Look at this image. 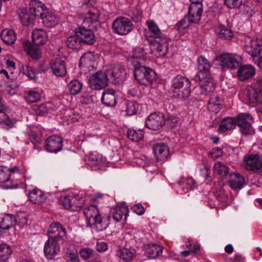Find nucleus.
<instances>
[{
  "label": "nucleus",
  "mask_w": 262,
  "mask_h": 262,
  "mask_svg": "<svg viewBox=\"0 0 262 262\" xmlns=\"http://www.w3.org/2000/svg\"><path fill=\"white\" fill-rule=\"evenodd\" d=\"M253 118L249 114L242 113L236 118L228 117L224 118L221 124L219 126V129L221 132L233 128L235 124L239 127V131L245 136L253 134L254 130L252 126Z\"/></svg>",
  "instance_id": "1"
},
{
  "label": "nucleus",
  "mask_w": 262,
  "mask_h": 262,
  "mask_svg": "<svg viewBox=\"0 0 262 262\" xmlns=\"http://www.w3.org/2000/svg\"><path fill=\"white\" fill-rule=\"evenodd\" d=\"M190 87V81L181 75L175 76L172 81L171 89L173 95L179 98H188L191 93Z\"/></svg>",
  "instance_id": "2"
},
{
  "label": "nucleus",
  "mask_w": 262,
  "mask_h": 262,
  "mask_svg": "<svg viewBox=\"0 0 262 262\" xmlns=\"http://www.w3.org/2000/svg\"><path fill=\"white\" fill-rule=\"evenodd\" d=\"M134 67V75L139 83L147 85L156 81V73L150 68L145 66V64L137 65Z\"/></svg>",
  "instance_id": "3"
},
{
  "label": "nucleus",
  "mask_w": 262,
  "mask_h": 262,
  "mask_svg": "<svg viewBox=\"0 0 262 262\" xmlns=\"http://www.w3.org/2000/svg\"><path fill=\"white\" fill-rule=\"evenodd\" d=\"M133 26L132 22L129 18L120 16L113 21L112 30L114 33L123 36L132 31Z\"/></svg>",
  "instance_id": "4"
},
{
  "label": "nucleus",
  "mask_w": 262,
  "mask_h": 262,
  "mask_svg": "<svg viewBox=\"0 0 262 262\" xmlns=\"http://www.w3.org/2000/svg\"><path fill=\"white\" fill-rule=\"evenodd\" d=\"M109 80L116 85H120L124 82L127 77V71L121 65H117L106 69Z\"/></svg>",
  "instance_id": "5"
},
{
  "label": "nucleus",
  "mask_w": 262,
  "mask_h": 262,
  "mask_svg": "<svg viewBox=\"0 0 262 262\" xmlns=\"http://www.w3.org/2000/svg\"><path fill=\"white\" fill-rule=\"evenodd\" d=\"M108 81L110 80L106 71H99L90 77L89 85L92 90H101L107 85Z\"/></svg>",
  "instance_id": "6"
},
{
  "label": "nucleus",
  "mask_w": 262,
  "mask_h": 262,
  "mask_svg": "<svg viewBox=\"0 0 262 262\" xmlns=\"http://www.w3.org/2000/svg\"><path fill=\"white\" fill-rule=\"evenodd\" d=\"M76 30L82 45L92 46L96 41L94 32L88 26L82 24L81 27L76 28Z\"/></svg>",
  "instance_id": "7"
},
{
  "label": "nucleus",
  "mask_w": 262,
  "mask_h": 262,
  "mask_svg": "<svg viewBox=\"0 0 262 262\" xmlns=\"http://www.w3.org/2000/svg\"><path fill=\"white\" fill-rule=\"evenodd\" d=\"M246 93L249 104L255 107L257 112L262 113V94L250 86L246 88Z\"/></svg>",
  "instance_id": "8"
},
{
  "label": "nucleus",
  "mask_w": 262,
  "mask_h": 262,
  "mask_svg": "<svg viewBox=\"0 0 262 262\" xmlns=\"http://www.w3.org/2000/svg\"><path fill=\"white\" fill-rule=\"evenodd\" d=\"M60 203L67 209L78 211L82 206L83 200L78 196L68 195L61 198Z\"/></svg>",
  "instance_id": "9"
},
{
  "label": "nucleus",
  "mask_w": 262,
  "mask_h": 262,
  "mask_svg": "<svg viewBox=\"0 0 262 262\" xmlns=\"http://www.w3.org/2000/svg\"><path fill=\"white\" fill-rule=\"evenodd\" d=\"M61 241H57L56 238H49L46 241L44 247V253L45 256L50 259L55 258V256L60 251V243Z\"/></svg>",
  "instance_id": "10"
},
{
  "label": "nucleus",
  "mask_w": 262,
  "mask_h": 262,
  "mask_svg": "<svg viewBox=\"0 0 262 262\" xmlns=\"http://www.w3.org/2000/svg\"><path fill=\"white\" fill-rule=\"evenodd\" d=\"M49 238H56L57 241L63 242L67 236L66 228L59 222L52 223L48 230Z\"/></svg>",
  "instance_id": "11"
},
{
  "label": "nucleus",
  "mask_w": 262,
  "mask_h": 262,
  "mask_svg": "<svg viewBox=\"0 0 262 262\" xmlns=\"http://www.w3.org/2000/svg\"><path fill=\"white\" fill-rule=\"evenodd\" d=\"M169 41V38L162 33L154 36V39L151 43L156 47L157 51L159 53V56H164L167 54Z\"/></svg>",
  "instance_id": "12"
},
{
  "label": "nucleus",
  "mask_w": 262,
  "mask_h": 262,
  "mask_svg": "<svg viewBox=\"0 0 262 262\" xmlns=\"http://www.w3.org/2000/svg\"><path fill=\"white\" fill-rule=\"evenodd\" d=\"M146 127L151 130L159 129L164 124V116L161 113H155L150 114L146 121Z\"/></svg>",
  "instance_id": "13"
},
{
  "label": "nucleus",
  "mask_w": 262,
  "mask_h": 262,
  "mask_svg": "<svg viewBox=\"0 0 262 262\" xmlns=\"http://www.w3.org/2000/svg\"><path fill=\"white\" fill-rule=\"evenodd\" d=\"M216 60L221 62L224 69H236L239 67V62L235 56L229 53L221 54L216 58Z\"/></svg>",
  "instance_id": "14"
},
{
  "label": "nucleus",
  "mask_w": 262,
  "mask_h": 262,
  "mask_svg": "<svg viewBox=\"0 0 262 262\" xmlns=\"http://www.w3.org/2000/svg\"><path fill=\"white\" fill-rule=\"evenodd\" d=\"M88 226L91 227L96 224L97 221H100L101 215L96 205H90L83 210Z\"/></svg>",
  "instance_id": "15"
},
{
  "label": "nucleus",
  "mask_w": 262,
  "mask_h": 262,
  "mask_svg": "<svg viewBox=\"0 0 262 262\" xmlns=\"http://www.w3.org/2000/svg\"><path fill=\"white\" fill-rule=\"evenodd\" d=\"M198 73L195 77V79H201L204 76H210L211 65L208 60L204 57L201 56L198 59Z\"/></svg>",
  "instance_id": "16"
},
{
  "label": "nucleus",
  "mask_w": 262,
  "mask_h": 262,
  "mask_svg": "<svg viewBox=\"0 0 262 262\" xmlns=\"http://www.w3.org/2000/svg\"><path fill=\"white\" fill-rule=\"evenodd\" d=\"M62 139L56 135L48 137L46 141V149L51 152H57L62 149Z\"/></svg>",
  "instance_id": "17"
},
{
  "label": "nucleus",
  "mask_w": 262,
  "mask_h": 262,
  "mask_svg": "<svg viewBox=\"0 0 262 262\" xmlns=\"http://www.w3.org/2000/svg\"><path fill=\"white\" fill-rule=\"evenodd\" d=\"M199 81V84L201 88V94L208 95L214 92L215 89V83L210 76H204L201 79H195Z\"/></svg>",
  "instance_id": "18"
},
{
  "label": "nucleus",
  "mask_w": 262,
  "mask_h": 262,
  "mask_svg": "<svg viewBox=\"0 0 262 262\" xmlns=\"http://www.w3.org/2000/svg\"><path fill=\"white\" fill-rule=\"evenodd\" d=\"M246 168L254 172H262V158L257 155H251L246 159Z\"/></svg>",
  "instance_id": "19"
},
{
  "label": "nucleus",
  "mask_w": 262,
  "mask_h": 262,
  "mask_svg": "<svg viewBox=\"0 0 262 262\" xmlns=\"http://www.w3.org/2000/svg\"><path fill=\"white\" fill-rule=\"evenodd\" d=\"M237 72L238 79L241 81H245L251 78L255 74L254 68L250 64L241 66Z\"/></svg>",
  "instance_id": "20"
},
{
  "label": "nucleus",
  "mask_w": 262,
  "mask_h": 262,
  "mask_svg": "<svg viewBox=\"0 0 262 262\" xmlns=\"http://www.w3.org/2000/svg\"><path fill=\"white\" fill-rule=\"evenodd\" d=\"M10 180V184H5L3 187L5 189H15L18 187L17 183H13L10 180V174L9 173V168L7 167L0 166V184L8 182Z\"/></svg>",
  "instance_id": "21"
},
{
  "label": "nucleus",
  "mask_w": 262,
  "mask_h": 262,
  "mask_svg": "<svg viewBox=\"0 0 262 262\" xmlns=\"http://www.w3.org/2000/svg\"><path fill=\"white\" fill-rule=\"evenodd\" d=\"M51 69L53 73L57 76L63 77L67 73L65 62L60 58L52 61Z\"/></svg>",
  "instance_id": "22"
},
{
  "label": "nucleus",
  "mask_w": 262,
  "mask_h": 262,
  "mask_svg": "<svg viewBox=\"0 0 262 262\" xmlns=\"http://www.w3.org/2000/svg\"><path fill=\"white\" fill-rule=\"evenodd\" d=\"M153 150L158 161H164L169 155L168 147L163 143L155 144Z\"/></svg>",
  "instance_id": "23"
},
{
  "label": "nucleus",
  "mask_w": 262,
  "mask_h": 262,
  "mask_svg": "<svg viewBox=\"0 0 262 262\" xmlns=\"http://www.w3.org/2000/svg\"><path fill=\"white\" fill-rule=\"evenodd\" d=\"M116 92L111 89H105L102 93V102L107 106H113L116 104Z\"/></svg>",
  "instance_id": "24"
},
{
  "label": "nucleus",
  "mask_w": 262,
  "mask_h": 262,
  "mask_svg": "<svg viewBox=\"0 0 262 262\" xmlns=\"http://www.w3.org/2000/svg\"><path fill=\"white\" fill-rule=\"evenodd\" d=\"M33 43L36 46H43L48 41V36L46 32L43 29H35L32 33Z\"/></svg>",
  "instance_id": "25"
},
{
  "label": "nucleus",
  "mask_w": 262,
  "mask_h": 262,
  "mask_svg": "<svg viewBox=\"0 0 262 262\" xmlns=\"http://www.w3.org/2000/svg\"><path fill=\"white\" fill-rule=\"evenodd\" d=\"M29 6L30 12L34 16V18L38 17L42 19L48 11L45 5L40 2H35Z\"/></svg>",
  "instance_id": "26"
},
{
  "label": "nucleus",
  "mask_w": 262,
  "mask_h": 262,
  "mask_svg": "<svg viewBox=\"0 0 262 262\" xmlns=\"http://www.w3.org/2000/svg\"><path fill=\"white\" fill-rule=\"evenodd\" d=\"M163 247L156 244H150L145 249L146 255L150 258H156L162 255Z\"/></svg>",
  "instance_id": "27"
},
{
  "label": "nucleus",
  "mask_w": 262,
  "mask_h": 262,
  "mask_svg": "<svg viewBox=\"0 0 262 262\" xmlns=\"http://www.w3.org/2000/svg\"><path fill=\"white\" fill-rule=\"evenodd\" d=\"M106 159L99 154L92 153L85 159V161L90 166H103L106 163Z\"/></svg>",
  "instance_id": "28"
},
{
  "label": "nucleus",
  "mask_w": 262,
  "mask_h": 262,
  "mask_svg": "<svg viewBox=\"0 0 262 262\" xmlns=\"http://www.w3.org/2000/svg\"><path fill=\"white\" fill-rule=\"evenodd\" d=\"M203 12V5L202 2H191L188 9V15L191 18L199 19L200 20L201 16Z\"/></svg>",
  "instance_id": "29"
},
{
  "label": "nucleus",
  "mask_w": 262,
  "mask_h": 262,
  "mask_svg": "<svg viewBox=\"0 0 262 262\" xmlns=\"http://www.w3.org/2000/svg\"><path fill=\"white\" fill-rule=\"evenodd\" d=\"M145 54L142 48H138L136 49L130 59L133 66L145 64Z\"/></svg>",
  "instance_id": "30"
},
{
  "label": "nucleus",
  "mask_w": 262,
  "mask_h": 262,
  "mask_svg": "<svg viewBox=\"0 0 262 262\" xmlns=\"http://www.w3.org/2000/svg\"><path fill=\"white\" fill-rule=\"evenodd\" d=\"M128 213V209L125 205L117 206L113 211V217L116 222H120L124 217L125 220Z\"/></svg>",
  "instance_id": "31"
},
{
  "label": "nucleus",
  "mask_w": 262,
  "mask_h": 262,
  "mask_svg": "<svg viewBox=\"0 0 262 262\" xmlns=\"http://www.w3.org/2000/svg\"><path fill=\"white\" fill-rule=\"evenodd\" d=\"M228 182L231 188L234 190H239L243 187L245 179L238 173H231L230 179Z\"/></svg>",
  "instance_id": "32"
},
{
  "label": "nucleus",
  "mask_w": 262,
  "mask_h": 262,
  "mask_svg": "<svg viewBox=\"0 0 262 262\" xmlns=\"http://www.w3.org/2000/svg\"><path fill=\"white\" fill-rule=\"evenodd\" d=\"M100 14L98 9L94 7L92 8L88 11V16L83 20L82 24L88 26V28L90 27V23L92 24L93 23L97 21Z\"/></svg>",
  "instance_id": "33"
},
{
  "label": "nucleus",
  "mask_w": 262,
  "mask_h": 262,
  "mask_svg": "<svg viewBox=\"0 0 262 262\" xmlns=\"http://www.w3.org/2000/svg\"><path fill=\"white\" fill-rule=\"evenodd\" d=\"M30 201L34 204H41L46 200L43 192L39 189H33L29 194Z\"/></svg>",
  "instance_id": "34"
},
{
  "label": "nucleus",
  "mask_w": 262,
  "mask_h": 262,
  "mask_svg": "<svg viewBox=\"0 0 262 262\" xmlns=\"http://www.w3.org/2000/svg\"><path fill=\"white\" fill-rule=\"evenodd\" d=\"M66 45L68 48L72 50H78L81 48L82 43L80 41V38L77 36L76 29L74 35L70 36L67 40Z\"/></svg>",
  "instance_id": "35"
},
{
  "label": "nucleus",
  "mask_w": 262,
  "mask_h": 262,
  "mask_svg": "<svg viewBox=\"0 0 262 262\" xmlns=\"http://www.w3.org/2000/svg\"><path fill=\"white\" fill-rule=\"evenodd\" d=\"M17 222L16 217L11 214H7L0 222V228L4 230H8L12 228Z\"/></svg>",
  "instance_id": "36"
},
{
  "label": "nucleus",
  "mask_w": 262,
  "mask_h": 262,
  "mask_svg": "<svg viewBox=\"0 0 262 262\" xmlns=\"http://www.w3.org/2000/svg\"><path fill=\"white\" fill-rule=\"evenodd\" d=\"M3 41L8 45L14 43L16 40V36L13 30L4 29L1 34Z\"/></svg>",
  "instance_id": "37"
},
{
  "label": "nucleus",
  "mask_w": 262,
  "mask_h": 262,
  "mask_svg": "<svg viewBox=\"0 0 262 262\" xmlns=\"http://www.w3.org/2000/svg\"><path fill=\"white\" fill-rule=\"evenodd\" d=\"M43 24L48 28H52L58 23V19L52 12H47L42 19Z\"/></svg>",
  "instance_id": "38"
},
{
  "label": "nucleus",
  "mask_w": 262,
  "mask_h": 262,
  "mask_svg": "<svg viewBox=\"0 0 262 262\" xmlns=\"http://www.w3.org/2000/svg\"><path fill=\"white\" fill-rule=\"evenodd\" d=\"M134 249L123 248L118 251V255L124 261H130L136 255Z\"/></svg>",
  "instance_id": "39"
},
{
  "label": "nucleus",
  "mask_w": 262,
  "mask_h": 262,
  "mask_svg": "<svg viewBox=\"0 0 262 262\" xmlns=\"http://www.w3.org/2000/svg\"><path fill=\"white\" fill-rule=\"evenodd\" d=\"M246 51L255 59H259V57L262 54V46L259 45H255V47L253 46H249L248 45L245 47Z\"/></svg>",
  "instance_id": "40"
},
{
  "label": "nucleus",
  "mask_w": 262,
  "mask_h": 262,
  "mask_svg": "<svg viewBox=\"0 0 262 262\" xmlns=\"http://www.w3.org/2000/svg\"><path fill=\"white\" fill-rule=\"evenodd\" d=\"M21 21L24 26H30L34 24V16L30 12L28 13L26 10L22 11L19 15Z\"/></svg>",
  "instance_id": "41"
},
{
  "label": "nucleus",
  "mask_w": 262,
  "mask_h": 262,
  "mask_svg": "<svg viewBox=\"0 0 262 262\" xmlns=\"http://www.w3.org/2000/svg\"><path fill=\"white\" fill-rule=\"evenodd\" d=\"M128 138L134 142H139L144 137V133L142 130H134L129 129L127 131Z\"/></svg>",
  "instance_id": "42"
},
{
  "label": "nucleus",
  "mask_w": 262,
  "mask_h": 262,
  "mask_svg": "<svg viewBox=\"0 0 262 262\" xmlns=\"http://www.w3.org/2000/svg\"><path fill=\"white\" fill-rule=\"evenodd\" d=\"M15 123V119H10L5 112L0 111V124L6 125L7 129L12 128Z\"/></svg>",
  "instance_id": "43"
},
{
  "label": "nucleus",
  "mask_w": 262,
  "mask_h": 262,
  "mask_svg": "<svg viewBox=\"0 0 262 262\" xmlns=\"http://www.w3.org/2000/svg\"><path fill=\"white\" fill-rule=\"evenodd\" d=\"M219 37L224 39H231L233 36L232 30L225 26L221 25L219 27Z\"/></svg>",
  "instance_id": "44"
},
{
  "label": "nucleus",
  "mask_w": 262,
  "mask_h": 262,
  "mask_svg": "<svg viewBox=\"0 0 262 262\" xmlns=\"http://www.w3.org/2000/svg\"><path fill=\"white\" fill-rule=\"evenodd\" d=\"M126 105V112L128 116H132L136 114L139 105L136 101H126L125 102Z\"/></svg>",
  "instance_id": "45"
},
{
  "label": "nucleus",
  "mask_w": 262,
  "mask_h": 262,
  "mask_svg": "<svg viewBox=\"0 0 262 262\" xmlns=\"http://www.w3.org/2000/svg\"><path fill=\"white\" fill-rule=\"evenodd\" d=\"M82 87V84L78 80L71 81L68 84V88L72 95H76L79 93Z\"/></svg>",
  "instance_id": "46"
},
{
  "label": "nucleus",
  "mask_w": 262,
  "mask_h": 262,
  "mask_svg": "<svg viewBox=\"0 0 262 262\" xmlns=\"http://www.w3.org/2000/svg\"><path fill=\"white\" fill-rule=\"evenodd\" d=\"M199 21V19L197 18H191L188 14L186 15L182 19L179 21L177 24L178 28H183L184 29L192 24L196 23Z\"/></svg>",
  "instance_id": "47"
},
{
  "label": "nucleus",
  "mask_w": 262,
  "mask_h": 262,
  "mask_svg": "<svg viewBox=\"0 0 262 262\" xmlns=\"http://www.w3.org/2000/svg\"><path fill=\"white\" fill-rule=\"evenodd\" d=\"M178 123V118L173 115H168L166 117H164V124L167 128L172 129L176 127Z\"/></svg>",
  "instance_id": "48"
},
{
  "label": "nucleus",
  "mask_w": 262,
  "mask_h": 262,
  "mask_svg": "<svg viewBox=\"0 0 262 262\" xmlns=\"http://www.w3.org/2000/svg\"><path fill=\"white\" fill-rule=\"evenodd\" d=\"M39 46L34 44L30 45L28 47V53L33 59H37L41 56V52Z\"/></svg>",
  "instance_id": "49"
},
{
  "label": "nucleus",
  "mask_w": 262,
  "mask_h": 262,
  "mask_svg": "<svg viewBox=\"0 0 262 262\" xmlns=\"http://www.w3.org/2000/svg\"><path fill=\"white\" fill-rule=\"evenodd\" d=\"M12 250L10 246L3 244L0 245V257L2 260L7 259L11 254Z\"/></svg>",
  "instance_id": "50"
},
{
  "label": "nucleus",
  "mask_w": 262,
  "mask_h": 262,
  "mask_svg": "<svg viewBox=\"0 0 262 262\" xmlns=\"http://www.w3.org/2000/svg\"><path fill=\"white\" fill-rule=\"evenodd\" d=\"M214 100H215L214 99H210L207 108L209 111L216 114L219 113L222 108L223 105L222 102L217 103L215 102Z\"/></svg>",
  "instance_id": "51"
},
{
  "label": "nucleus",
  "mask_w": 262,
  "mask_h": 262,
  "mask_svg": "<svg viewBox=\"0 0 262 262\" xmlns=\"http://www.w3.org/2000/svg\"><path fill=\"white\" fill-rule=\"evenodd\" d=\"M110 216H107L106 218H102L100 216V221H97V223L94 225L96 226L98 231H101L106 229L109 226L110 223Z\"/></svg>",
  "instance_id": "52"
},
{
  "label": "nucleus",
  "mask_w": 262,
  "mask_h": 262,
  "mask_svg": "<svg viewBox=\"0 0 262 262\" xmlns=\"http://www.w3.org/2000/svg\"><path fill=\"white\" fill-rule=\"evenodd\" d=\"M31 141L34 145V147L37 148L36 144H40L42 141V135L40 132L31 131L30 134Z\"/></svg>",
  "instance_id": "53"
},
{
  "label": "nucleus",
  "mask_w": 262,
  "mask_h": 262,
  "mask_svg": "<svg viewBox=\"0 0 262 262\" xmlns=\"http://www.w3.org/2000/svg\"><path fill=\"white\" fill-rule=\"evenodd\" d=\"M214 169L215 171L223 177L227 176L229 173V168L223 165L221 162H217L214 166Z\"/></svg>",
  "instance_id": "54"
},
{
  "label": "nucleus",
  "mask_w": 262,
  "mask_h": 262,
  "mask_svg": "<svg viewBox=\"0 0 262 262\" xmlns=\"http://www.w3.org/2000/svg\"><path fill=\"white\" fill-rule=\"evenodd\" d=\"M93 56L91 52L84 53L80 58L79 64L87 67L93 61Z\"/></svg>",
  "instance_id": "55"
},
{
  "label": "nucleus",
  "mask_w": 262,
  "mask_h": 262,
  "mask_svg": "<svg viewBox=\"0 0 262 262\" xmlns=\"http://www.w3.org/2000/svg\"><path fill=\"white\" fill-rule=\"evenodd\" d=\"M33 110L36 115H43L48 113V109L45 104H40V105H34Z\"/></svg>",
  "instance_id": "56"
},
{
  "label": "nucleus",
  "mask_w": 262,
  "mask_h": 262,
  "mask_svg": "<svg viewBox=\"0 0 262 262\" xmlns=\"http://www.w3.org/2000/svg\"><path fill=\"white\" fill-rule=\"evenodd\" d=\"M21 71L24 74L26 75L31 79H34L35 78V72L30 66H22Z\"/></svg>",
  "instance_id": "57"
},
{
  "label": "nucleus",
  "mask_w": 262,
  "mask_h": 262,
  "mask_svg": "<svg viewBox=\"0 0 262 262\" xmlns=\"http://www.w3.org/2000/svg\"><path fill=\"white\" fill-rule=\"evenodd\" d=\"M26 98L28 102H35L40 99V95L37 92L29 91Z\"/></svg>",
  "instance_id": "58"
},
{
  "label": "nucleus",
  "mask_w": 262,
  "mask_h": 262,
  "mask_svg": "<svg viewBox=\"0 0 262 262\" xmlns=\"http://www.w3.org/2000/svg\"><path fill=\"white\" fill-rule=\"evenodd\" d=\"M242 3L243 0H224L225 5L230 9L239 8Z\"/></svg>",
  "instance_id": "59"
},
{
  "label": "nucleus",
  "mask_w": 262,
  "mask_h": 262,
  "mask_svg": "<svg viewBox=\"0 0 262 262\" xmlns=\"http://www.w3.org/2000/svg\"><path fill=\"white\" fill-rule=\"evenodd\" d=\"M129 16L134 21L138 22L141 19L142 12L139 9H135L129 12Z\"/></svg>",
  "instance_id": "60"
},
{
  "label": "nucleus",
  "mask_w": 262,
  "mask_h": 262,
  "mask_svg": "<svg viewBox=\"0 0 262 262\" xmlns=\"http://www.w3.org/2000/svg\"><path fill=\"white\" fill-rule=\"evenodd\" d=\"M95 251L90 248H84L80 250V256L85 259L93 257Z\"/></svg>",
  "instance_id": "61"
},
{
  "label": "nucleus",
  "mask_w": 262,
  "mask_h": 262,
  "mask_svg": "<svg viewBox=\"0 0 262 262\" xmlns=\"http://www.w3.org/2000/svg\"><path fill=\"white\" fill-rule=\"evenodd\" d=\"M148 27L149 30L153 33L154 36H156L162 33L158 26L152 20L148 22Z\"/></svg>",
  "instance_id": "62"
},
{
  "label": "nucleus",
  "mask_w": 262,
  "mask_h": 262,
  "mask_svg": "<svg viewBox=\"0 0 262 262\" xmlns=\"http://www.w3.org/2000/svg\"><path fill=\"white\" fill-rule=\"evenodd\" d=\"M132 210L133 212L136 213L139 215H142L144 212V208L141 204H137L134 205L132 207Z\"/></svg>",
  "instance_id": "63"
},
{
  "label": "nucleus",
  "mask_w": 262,
  "mask_h": 262,
  "mask_svg": "<svg viewBox=\"0 0 262 262\" xmlns=\"http://www.w3.org/2000/svg\"><path fill=\"white\" fill-rule=\"evenodd\" d=\"M68 257L71 262H78V254L77 251H71L67 253Z\"/></svg>",
  "instance_id": "64"
}]
</instances>
